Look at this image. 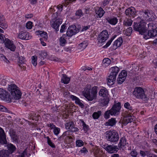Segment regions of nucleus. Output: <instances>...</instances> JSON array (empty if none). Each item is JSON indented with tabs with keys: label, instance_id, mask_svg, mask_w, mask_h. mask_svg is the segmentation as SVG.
<instances>
[{
	"label": "nucleus",
	"instance_id": "17",
	"mask_svg": "<svg viewBox=\"0 0 157 157\" xmlns=\"http://www.w3.org/2000/svg\"><path fill=\"white\" fill-rule=\"evenodd\" d=\"M134 118V116L131 115H128L124 117L123 120V123L124 124L126 125L129 122L133 121Z\"/></svg>",
	"mask_w": 157,
	"mask_h": 157
},
{
	"label": "nucleus",
	"instance_id": "18",
	"mask_svg": "<svg viewBox=\"0 0 157 157\" xmlns=\"http://www.w3.org/2000/svg\"><path fill=\"white\" fill-rule=\"evenodd\" d=\"M6 141L5 134L3 130L0 127V143L5 144Z\"/></svg>",
	"mask_w": 157,
	"mask_h": 157
},
{
	"label": "nucleus",
	"instance_id": "36",
	"mask_svg": "<svg viewBox=\"0 0 157 157\" xmlns=\"http://www.w3.org/2000/svg\"><path fill=\"white\" fill-rule=\"evenodd\" d=\"M101 114V111H98L97 112H94L92 116L94 119H97L100 117Z\"/></svg>",
	"mask_w": 157,
	"mask_h": 157
},
{
	"label": "nucleus",
	"instance_id": "23",
	"mask_svg": "<svg viewBox=\"0 0 157 157\" xmlns=\"http://www.w3.org/2000/svg\"><path fill=\"white\" fill-rule=\"evenodd\" d=\"M117 121L115 118H111L110 119H109L108 122H106L105 124L106 126H113L116 123Z\"/></svg>",
	"mask_w": 157,
	"mask_h": 157
},
{
	"label": "nucleus",
	"instance_id": "47",
	"mask_svg": "<svg viewBox=\"0 0 157 157\" xmlns=\"http://www.w3.org/2000/svg\"><path fill=\"white\" fill-rule=\"evenodd\" d=\"M108 22L110 24L115 25L117 22V19L116 18H114L112 19H109L108 20Z\"/></svg>",
	"mask_w": 157,
	"mask_h": 157
},
{
	"label": "nucleus",
	"instance_id": "16",
	"mask_svg": "<svg viewBox=\"0 0 157 157\" xmlns=\"http://www.w3.org/2000/svg\"><path fill=\"white\" fill-rule=\"evenodd\" d=\"M95 12L97 17H101L105 13L104 11L101 7H96L95 8Z\"/></svg>",
	"mask_w": 157,
	"mask_h": 157
},
{
	"label": "nucleus",
	"instance_id": "6",
	"mask_svg": "<svg viewBox=\"0 0 157 157\" xmlns=\"http://www.w3.org/2000/svg\"><path fill=\"white\" fill-rule=\"evenodd\" d=\"M21 93L20 90H16V91L10 93V95H9V102H14L15 100H18L21 98Z\"/></svg>",
	"mask_w": 157,
	"mask_h": 157
},
{
	"label": "nucleus",
	"instance_id": "4",
	"mask_svg": "<svg viewBox=\"0 0 157 157\" xmlns=\"http://www.w3.org/2000/svg\"><path fill=\"white\" fill-rule=\"evenodd\" d=\"M106 136L107 141L112 143L117 142L119 139L118 132L115 130H112L106 132Z\"/></svg>",
	"mask_w": 157,
	"mask_h": 157
},
{
	"label": "nucleus",
	"instance_id": "43",
	"mask_svg": "<svg viewBox=\"0 0 157 157\" xmlns=\"http://www.w3.org/2000/svg\"><path fill=\"white\" fill-rule=\"evenodd\" d=\"M139 32V33L143 35V37L144 39V37L147 35L148 30H136Z\"/></svg>",
	"mask_w": 157,
	"mask_h": 157
},
{
	"label": "nucleus",
	"instance_id": "20",
	"mask_svg": "<svg viewBox=\"0 0 157 157\" xmlns=\"http://www.w3.org/2000/svg\"><path fill=\"white\" fill-rule=\"evenodd\" d=\"M116 77L113 75L110 74L107 78V84L109 86H111L115 82Z\"/></svg>",
	"mask_w": 157,
	"mask_h": 157
},
{
	"label": "nucleus",
	"instance_id": "2",
	"mask_svg": "<svg viewBox=\"0 0 157 157\" xmlns=\"http://www.w3.org/2000/svg\"><path fill=\"white\" fill-rule=\"evenodd\" d=\"M121 109V103L120 102L115 104L111 109L105 112L104 114V118L108 119L110 117V115L114 116L118 115L120 113Z\"/></svg>",
	"mask_w": 157,
	"mask_h": 157
},
{
	"label": "nucleus",
	"instance_id": "58",
	"mask_svg": "<svg viewBox=\"0 0 157 157\" xmlns=\"http://www.w3.org/2000/svg\"><path fill=\"white\" fill-rule=\"evenodd\" d=\"M72 49V46H67L64 48V50L66 52H71Z\"/></svg>",
	"mask_w": 157,
	"mask_h": 157
},
{
	"label": "nucleus",
	"instance_id": "52",
	"mask_svg": "<svg viewBox=\"0 0 157 157\" xmlns=\"http://www.w3.org/2000/svg\"><path fill=\"white\" fill-rule=\"evenodd\" d=\"M84 144L83 142L80 140H78L76 141V145L77 147H81Z\"/></svg>",
	"mask_w": 157,
	"mask_h": 157
},
{
	"label": "nucleus",
	"instance_id": "41",
	"mask_svg": "<svg viewBox=\"0 0 157 157\" xmlns=\"http://www.w3.org/2000/svg\"><path fill=\"white\" fill-rule=\"evenodd\" d=\"M117 36V35H114L111 38V39L109 40L106 44V45L104 46L103 47L104 48H106L108 47H109L111 44V42H112V41L113 40V39L116 37Z\"/></svg>",
	"mask_w": 157,
	"mask_h": 157
},
{
	"label": "nucleus",
	"instance_id": "63",
	"mask_svg": "<svg viewBox=\"0 0 157 157\" xmlns=\"http://www.w3.org/2000/svg\"><path fill=\"white\" fill-rule=\"evenodd\" d=\"M130 155L132 157H136L137 155V153L135 151H132L131 152Z\"/></svg>",
	"mask_w": 157,
	"mask_h": 157
},
{
	"label": "nucleus",
	"instance_id": "1",
	"mask_svg": "<svg viewBox=\"0 0 157 157\" xmlns=\"http://www.w3.org/2000/svg\"><path fill=\"white\" fill-rule=\"evenodd\" d=\"M98 88L94 86L92 88L90 85H87L82 92L83 95L88 101H92L97 98Z\"/></svg>",
	"mask_w": 157,
	"mask_h": 157
},
{
	"label": "nucleus",
	"instance_id": "22",
	"mask_svg": "<svg viewBox=\"0 0 157 157\" xmlns=\"http://www.w3.org/2000/svg\"><path fill=\"white\" fill-rule=\"evenodd\" d=\"M71 98L72 100L75 101V103L76 104L79 105L81 108H83L84 105L78 98L72 95L71 96Z\"/></svg>",
	"mask_w": 157,
	"mask_h": 157
},
{
	"label": "nucleus",
	"instance_id": "32",
	"mask_svg": "<svg viewBox=\"0 0 157 157\" xmlns=\"http://www.w3.org/2000/svg\"><path fill=\"white\" fill-rule=\"evenodd\" d=\"M79 32V30H67V36H71Z\"/></svg>",
	"mask_w": 157,
	"mask_h": 157
},
{
	"label": "nucleus",
	"instance_id": "26",
	"mask_svg": "<svg viewBox=\"0 0 157 157\" xmlns=\"http://www.w3.org/2000/svg\"><path fill=\"white\" fill-rule=\"evenodd\" d=\"M66 36L64 34L59 39L60 45L62 46H65L67 43Z\"/></svg>",
	"mask_w": 157,
	"mask_h": 157
},
{
	"label": "nucleus",
	"instance_id": "8",
	"mask_svg": "<svg viewBox=\"0 0 157 157\" xmlns=\"http://www.w3.org/2000/svg\"><path fill=\"white\" fill-rule=\"evenodd\" d=\"M109 37L108 32L106 30H103L99 35L98 37V42L102 43L106 40Z\"/></svg>",
	"mask_w": 157,
	"mask_h": 157
},
{
	"label": "nucleus",
	"instance_id": "42",
	"mask_svg": "<svg viewBox=\"0 0 157 157\" xmlns=\"http://www.w3.org/2000/svg\"><path fill=\"white\" fill-rule=\"evenodd\" d=\"M32 59V63L33 65L36 66L37 64V57L36 56H33L31 58Z\"/></svg>",
	"mask_w": 157,
	"mask_h": 157
},
{
	"label": "nucleus",
	"instance_id": "25",
	"mask_svg": "<svg viewBox=\"0 0 157 157\" xmlns=\"http://www.w3.org/2000/svg\"><path fill=\"white\" fill-rule=\"evenodd\" d=\"M110 70H111V75H113L116 77L119 71V68L117 67H112Z\"/></svg>",
	"mask_w": 157,
	"mask_h": 157
},
{
	"label": "nucleus",
	"instance_id": "37",
	"mask_svg": "<svg viewBox=\"0 0 157 157\" xmlns=\"http://www.w3.org/2000/svg\"><path fill=\"white\" fill-rule=\"evenodd\" d=\"M65 126L66 128L71 129L73 126H74V124L72 121H69L68 122L66 123L65 124Z\"/></svg>",
	"mask_w": 157,
	"mask_h": 157
},
{
	"label": "nucleus",
	"instance_id": "46",
	"mask_svg": "<svg viewBox=\"0 0 157 157\" xmlns=\"http://www.w3.org/2000/svg\"><path fill=\"white\" fill-rule=\"evenodd\" d=\"M127 76V72L125 71H122L119 74L118 77L123 78H124L126 79V77Z\"/></svg>",
	"mask_w": 157,
	"mask_h": 157
},
{
	"label": "nucleus",
	"instance_id": "33",
	"mask_svg": "<svg viewBox=\"0 0 157 157\" xmlns=\"http://www.w3.org/2000/svg\"><path fill=\"white\" fill-rule=\"evenodd\" d=\"M111 63V60L108 58H104L102 61L103 65L105 67L109 66Z\"/></svg>",
	"mask_w": 157,
	"mask_h": 157
},
{
	"label": "nucleus",
	"instance_id": "38",
	"mask_svg": "<svg viewBox=\"0 0 157 157\" xmlns=\"http://www.w3.org/2000/svg\"><path fill=\"white\" fill-rule=\"evenodd\" d=\"M80 121L82 123L83 129L85 132H86L89 129L88 125H86L82 120L81 119L80 120Z\"/></svg>",
	"mask_w": 157,
	"mask_h": 157
},
{
	"label": "nucleus",
	"instance_id": "45",
	"mask_svg": "<svg viewBox=\"0 0 157 157\" xmlns=\"http://www.w3.org/2000/svg\"><path fill=\"white\" fill-rule=\"evenodd\" d=\"M41 59H45L47 56V53L46 52L42 51L39 53Z\"/></svg>",
	"mask_w": 157,
	"mask_h": 157
},
{
	"label": "nucleus",
	"instance_id": "57",
	"mask_svg": "<svg viewBox=\"0 0 157 157\" xmlns=\"http://www.w3.org/2000/svg\"><path fill=\"white\" fill-rule=\"evenodd\" d=\"M47 142L48 144L52 147H55V145L53 144L52 143L51 140L50 139V138L49 137L47 136Z\"/></svg>",
	"mask_w": 157,
	"mask_h": 157
},
{
	"label": "nucleus",
	"instance_id": "59",
	"mask_svg": "<svg viewBox=\"0 0 157 157\" xmlns=\"http://www.w3.org/2000/svg\"><path fill=\"white\" fill-rule=\"evenodd\" d=\"M60 131V129L58 127H55L54 128V133L56 135H57L59 133Z\"/></svg>",
	"mask_w": 157,
	"mask_h": 157
},
{
	"label": "nucleus",
	"instance_id": "11",
	"mask_svg": "<svg viewBox=\"0 0 157 157\" xmlns=\"http://www.w3.org/2000/svg\"><path fill=\"white\" fill-rule=\"evenodd\" d=\"M18 38L23 40H28L30 39L31 37V36L29 33L25 30H23L21 31L18 35Z\"/></svg>",
	"mask_w": 157,
	"mask_h": 157
},
{
	"label": "nucleus",
	"instance_id": "34",
	"mask_svg": "<svg viewBox=\"0 0 157 157\" xmlns=\"http://www.w3.org/2000/svg\"><path fill=\"white\" fill-rule=\"evenodd\" d=\"M109 99L108 97L105 98L101 100L100 102L101 105L104 106L107 105L109 103Z\"/></svg>",
	"mask_w": 157,
	"mask_h": 157
},
{
	"label": "nucleus",
	"instance_id": "50",
	"mask_svg": "<svg viewBox=\"0 0 157 157\" xmlns=\"http://www.w3.org/2000/svg\"><path fill=\"white\" fill-rule=\"evenodd\" d=\"M87 44L85 41H83L82 43L79 44V48L81 49H85L87 46Z\"/></svg>",
	"mask_w": 157,
	"mask_h": 157
},
{
	"label": "nucleus",
	"instance_id": "51",
	"mask_svg": "<svg viewBox=\"0 0 157 157\" xmlns=\"http://www.w3.org/2000/svg\"><path fill=\"white\" fill-rule=\"evenodd\" d=\"M148 29H156V27L153 23H151L148 25Z\"/></svg>",
	"mask_w": 157,
	"mask_h": 157
},
{
	"label": "nucleus",
	"instance_id": "28",
	"mask_svg": "<svg viewBox=\"0 0 157 157\" xmlns=\"http://www.w3.org/2000/svg\"><path fill=\"white\" fill-rule=\"evenodd\" d=\"M35 34L36 35H40L41 36L46 39L48 37L47 33L44 31L38 30L35 32Z\"/></svg>",
	"mask_w": 157,
	"mask_h": 157
},
{
	"label": "nucleus",
	"instance_id": "56",
	"mask_svg": "<svg viewBox=\"0 0 157 157\" xmlns=\"http://www.w3.org/2000/svg\"><path fill=\"white\" fill-rule=\"evenodd\" d=\"M25 62V58L24 57L21 56L19 58V63L21 64L19 65L21 67H22V66L21 65V64L24 63Z\"/></svg>",
	"mask_w": 157,
	"mask_h": 157
},
{
	"label": "nucleus",
	"instance_id": "9",
	"mask_svg": "<svg viewBox=\"0 0 157 157\" xmlns=\"http://www.w3.org/2000/svg\"><path fill=\"white\" fill-rule=\"evenodd\" d=\"M104 148L107 152L110 154L117 153L119 150L117 146L113 145H107Z\"/></svg>",
	"mask_w": 157,
	"mask_h": 157
},
{
	"label": "nucleus",
	"instance_id": "55",
	"mask_svg": "<svg viewBox=\"0 0 157 157\" xmlns=\"http://www.w3.org/2000/svg\"><path fill=\"white\" fill-rule=\"evenodd\" d=\"M125 79L124 78H123V77L121 78L118 77L117 80V82L118 84H121L124 81Z\"/></svg>",
	"mask_w": 157,
	"mask_h": 157
},
{
	"label": "nucleus",
	"instance_id": "3",
	"mask_svg": "<svg viewBox=\"0 0 157 157\" xmlns=\"http://www.w3.org/2000/svg\"><path fill=\"white\" fill-rule=\"evenodd\" d=\"M52 19L51 22V26L55 29H58L59 25L62 22V19L61 18V16L56 12L53 13L52 15Z\"/></svg>",
	"mask_w": 157,
	"mask_h": 157
},
{
	"label": "nucleus",
	"instance_id": "39",
	"mask_svg": "<svg viewBox=\"0 0 157 157\" xmlns=\"http://www.w3.org/2000/svg\"><path fill=\"white\" fill-rule=\"evenodd\" d=\"M93 152L94 153V154L95 155H100V152L101 153H102L103 152V151L101 150L100 151V149L98 148L97 147H95L93 149Z\"/></svg>",
	"mask_w": 157,
	"mask_h": 157
},
{
	"label": "nucleus",
	"instance_id": "13",
	"mask_svg": "<svg viewBox=\"0 0 157 157\" xmlns=\"http://www.w3.org/2000/svg\"><path fill=\"white\" fill-rule=\"evenodd\" d=\"M146 24V23L141 21L139 24L134 22L133 25L134 29H145Z\"/></svg>",
	"mask_w": 157,
	"mask_h": 157
},
{
	"label": "nucleus",
	"instance_id": "29",
	"mask_svg": "<svg viewBox=\"0 0 157 157\" xmlns=\"http://www.w3.org/2000/svg\"><path fill=\"white\" fill-rule=\"evenodd\" d=\"M7 148L10 154L16 150L15 147L13 144H10L7 145Z\"/></svg>",
	"mask_w": 157,
	"mask_h": 157
},
{
	"label": "nucleus",
	"instance_id": "48",
	"mask_svg": "<svg viewBox=\"0 0 157 157\" xmlns=\"http://www.w3.org/2000/svg\"><path fill=\"white\" fill-rule=\"evenodd\" d=\"M0 59L1 60L7 63H9V61L7 59L6 56L1 54H0Z\"/></svg>",
	"mask_w": 157,
	"mask_h": 157
},
{
	"label": "nucleus",
	"instance_id": "27",
	"mask_svg": "<svg viewBox=\"0 0 157 157\" xmlns=\"http://www.w3.org/2000/svg\"><path fill=\"white\" fill-rule=\"evenodd\" d=\"M127 144L126 139L124 137H123L121 139L120 142L118 144L119 147L122 148L124 147Z\"/></svg>",
	"mask_w": 157,
	"mask_h": 157
},
{
	"label": "nucleus",
	"instance_id": "54",
	"mask_svg": "<svg viewBox=\"0 0 157 157\" xmlns=\"http://www.w3.org/2000/svg\"><path fill=\"white\" fill-rule=\"evenodd\" d=\"M75 0H64V2L63 3V4L64 6H66L68 5L69 3Z\"/></svg>",
	"mask_w": 157,
	"mask_h": 157
},
{
	"label": "nucleus",
	"instance_id": "60",
	"mask_svg": "<svg viewBox=\"0 0 157 157\" xmlns=\"http://www.w3.org/2000/svg\"><path fill=\"white\" fill-rule=\"evenodd\" d=\"M12 138L15 141H17L19 140V138L17 136L13 133L11 136Z\"/></svg>",
	"mask_w": 157,
	"mask_h": 157
},
{
	"label": "nucleus",
	"instance_id": "19",
	"mask_svg": "<svg viewBox=\"0 0 157 157\" xmlns=\"http://www.w3.org/2000/svg\"><path fill=\"white\" fill-rule=\"evenodd\" d=\"M157 35V30H148L147 35L144 37L145 39H147Z\"/></svg>",
	"mask_w": 157,
	"mask_h": 157
},
{
	"label": "nucleus",
	"instance_id": "35",
	"mask_svg": "<svg viewBox=\"0 0 157 157\" xmlns=\"http://www.w3.org/2000/svg\"><path fill=\"white\" fill-rule=\"evenodd\" d=\"M124 106L125 108L128 109V111H130V112L133 111V108L129 102H127L125 103L124 104Z\"/></svg>",
	"mask_w": 157,
	"mask_h": 157
},
{
	"label": "nucleus",
	"instance_id": "10",
	"mask_svg": "<svg viewBox=\"0 0 157 157\" xmlns=\"http://www.w3.org/2000/svg\"><path fill=\"white\" fill-rule=\"evenodd\" d=\"M0 98L2 100L9 103V95L8 92L5 90L0 88Z\"/></svg>",
	"mask_w": 157,
	"mask_h": 157
},
{
	"label": "nucleus",
	"instance_id": "49",
	"mask_svg": "<svg viewBox=\"0 0 157 157\" xmlns=\"http://www.w3.org/2000/svg\"><path fill=\"white\" fill-rule=\"evenodd\" d=\"M33 25V23L31 21H28L26 24V27L28 29H32Z\"/></svg>",
	"mask_w": 157,
	"mask_h": 157
},
{
	"label": "nucleus",
	"instance_id": "7",
	"mask_svg": "<svg viewBox=\"0 0 157 157\" xmlns=\"http://www.w3.org/2000/svg\"><path fill=\"white\" fill-rule=\"evenodd\" d=\"M141 20L151 21L152 20V16L148 10H143L140 12Z\"/></svg>",
	"mask_w": 157,
	"mask_h": 157
},
{
	"label": "nucleus",
	"instance_id": "61",
	"mask_svg": "<svg viewBox=\"0 0 157 157\" xmlns=\"http://www.w3.org/2000/svg\"><path fill=\"white\" fill-rule=\"evenodd\" d=\"M75 15L76 16H79V17L82 16L83 13L82 10H77L75 13Z\"/></svg>",
	"mask_w": 157,
	"mask_h": 157
},
{
	"label": "nucleus",
	"instance_id": "12",
	"mask_svg": "<svg viewBox=\"0 0 157 157\" xmlns=\"http://www.w3.org/2000/svg\"><path fill=\"white\" fill-rule=\"evenodd\" d=\"M5 47L8 49H10L12 51H15L16 48L15 46L12 41L9 39H6L5 42Z\"/></svg>",
	"mask_w": 157,
	"mask_h": 157
},
{
	"label": "nucleus",
	"instance_id": "24",
	"mask_svg": "<svg viewBox=\"0 0 157 157\" xmlns=\"http://www.w3.org/2000/svg\"><path fill=\"white\" fill-rule=\"evenodd\" d=\"M8 89L10 93L16 91V90H19L18 87L15 85L13 84L9 85Z\"/></svg>",
	"mask_w": 157,
	"mask_h": 157
},
{
	"label": "nucleus",
	"instance_id": "30",
	"mask_svg": "<svg viewBox=\"0 0 157 157\" xmlns=\"http://www.w3.org/2000/svg\"><path fill=\"white\" fill-rule=\"evenodd\" d=\"M70 80V78L68 77L66 75H63V77L61 78V82L64 84H68Z\"/></svg>",
	"mask_w": 157,
	"mask_h": 157
},
{
	"label": "nucleus",
	"instance_id": "15",
	"mask_svg": "<svg viewBox=\"0 0 157 157\" xmlns=\"http://www.w3.org/2000/svg\"><path fill=\"white\" fill-rule=\"evenodd\" d=\"M99 94L100 96L103 98L108 97L109 95L108 91L105 88L102 87L100 90Z\"/></svg>",
	"mask_w": 157,
	"mask_h": 157
},
{
	"label": "nucleus",
	"instance_id": "44",
	"mask_svg": "<svg viewBox=\"0 0 157 157\" xmlns=\"http://www.w3.org/2000/svg\"><path fill=\"white\" fill-rule=\"evenodd\" d=\"M3 33V30H0V43H3L5 42L4 40V36L3 35L1 34V33Z\"/></svg>",
	"mask_w": 157,
	"mask_h": 157
},
{
	"label": "nucleus",
	"instance_id": "21",
	"mask_svg": "<svg viewBox=\"0 0 157 157\" xmlns=\"http://www.w3.org/2000/svg\"><path fill=\"white\" fill-rule=\"evenodd\" d=\"M123 43V40L121 37H119L117 40H116L113 44V48L116 49L117 47H119Z\"/></svg>",
	"mask_w": 157,
	"mask_h": 157
},
{
	"label": "nucleus",
	"instance_id": "62",
	"mask_svg": "<svg viewBox=\"0 0 157 157\" xmlns=\"http://www.w3.org/2000/svg\"><path fill=\"white\" fill-rule=\"evenodd\" d=\"M7 27L8 25L6 24H4L3 23H0V27L4 29H7Z\"/></svg>",
	"mask_w": 157,
	"mask_h": 157
},
{
	"label": "nucleus",
	"instance_id": "5",
	"mask_svg": "<svg viewBox=\"0 0 157 157\" xmlns=\"http://www.w3.org/2000/svg\"><path fill=\"white\" fill-rule=\"evenodd\" d=\"M133 94L136 98L141 99L145 102L148 99L144 90L140 87H136L135 88L133 92Z\"/></svg>",
	"mask_w": 157,
	"mask_h": 157
},
{
	"label": "nucleus",
	"instance_id": "64",
	"mask_svg": "<svg viewBox=\"0 0 157 157\" xmlns=\"http://www.w3.org/2000/svg\"><path fill=\"white\" fill-rule=\"evenodd\" d=\"M4 21V17L2 14L0 13V23H3Z\"/></svg>",
	"mask_w": 157,
	"mask_h": 157
},
{
	"label": "nucleus",
	"instance_id": "53",
	"mask_svg": "<svg viewBox=\"0 0 157 157\" xmlns=\"http://www.w3.org/2000/svg\"><path fill=\"white\" fill-rule=\"evenodd\" d=\"M132 32V30H123V33L126 36H130Z\"/></svg>",
	"mask_w": 157,
	"mask_h": 157
},
{
	"label": "nucleus",
	"instance_id": "31",
	"mask_svg": "<svg viewBox=\"0 0 157 157\" xmlns=\"http://www.w3.org/2000/svg\"><path fill=\"white\" fill-rule=\"evenodd\" d=\"M10 154L8 150H3L0 151V156L2 157H8Z\"/></svg>",
	"mask_w": 157,
	"mask_h": 157
},
{
	"label": "nucleus",
	"instance_id": "14",
	"mask_svg": "<svg viewBox=\"0 0 157 157\" xmlns=\"http://www.w3.org/2000/svg\"><path fill=\"white\" fill-rule=\"evenodd\" d=\"M125 14L127 16L134 17L136 14L135 9L133 7L129 8L126 10Z\"/></svg>",
	"mask_w": 157,
	"mask_h": 157
},
{
	"label": "nucleus",
	"instance_id": "40",
	"mask_svg": "<svg viewBox=\"0 0 157 157\" xmlns=\"http://www.w3.org/2000/svg\"><path fill=\"white\" fill-rule=\"evenodd\" d=\"M132 22V21L130 19H127L124 22V25L126 26H131Z\"/></svg>",
	"mask_w": 157,
	"mask_h": 157
}]
</instances>
